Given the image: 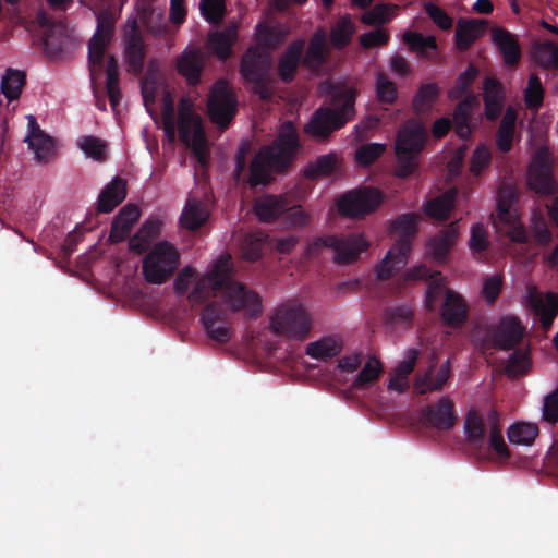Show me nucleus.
I'll use <instances>...</instances> for the list:
<instances>
[{
    "label": "nucleus",
    "instance_id": "f257e3e1",
    "mask_svg": "<svg viewBox=\"0 0 558 558\" xmlns=\"http://www.w3.org/2000/svg\"><path fill=\"white\" fill-rule=\"evenodd\" d=\"M301 142L292 121L283 122L274 142L260 148L250 165L247 183L255 187L270 182V172H281L290 167Z\"/></svg>",
    "mask_w": 558,
    "mask_h": 558
},
{
    "label": "nucleus",
    "instance_id": "f03ea898",
    "mask_svg": "<svg viewBox=\"0 0 558 558\" xmlns=\"http://www.w3.org/2000/svg\"><path fill=\"white\" fill-rule=\"evenodd\" d=\"M356 96V88L343 83L335 84L331 87L329 106H322L313 112L304 125V133L317 140H326L342 129L355 117Z\"/></svg>",
    "mask_w": 558,
    "mask_h": 558
},
{
    "label": "nucleus",
    "instance_id": "7ed1b4c3",
    "mask_svg": "<svg viewBox=\"0 0 558 558\" xmlns=\"http://www.w3.org/2000/svg\"><path fill=\"white\" fill-rule=\"evenodd\" d=\"M420 219V214L405 213L390 221L389 230L397 235V239L385 257L376 265L375 271L378 280H389L407 265L412 251V242L418 231Z\"/></svg>",
    "mask_w": 558,
    "mask_h": 558
},
{
    "label": "nucleus",
    "instance_id": "20e7f679",
    "mask_svg": "<svg viewBox=\"0 0 558 558\" xmlns=\"http://www.w3.org/2000/svg\"><path fill=\"white\" fill-rule=\"evenodd\" d=\"M426 141L427 131L420 121L409 119L400 126L395 142L397 177L408 178L417 169Z\"/></svg>",
    "mask_w": 558,
    "mask_h": 558
},
{
    "label": "nucleus",
    "instance_id": "39448f33",
    "mask_svg": "<svg viewBox=\"0 0 558 558\" xmlns=\"http://www.w3.org/2000/svg\"><path fill=\"white\" fill-rule=\"evenodd\" d=\"M369 243L361 233L318 236L310 242L305 248V258L317 257L324 248L333 251V262L338 265H350L360 258Z\"/></svg>",
    "mask_w": 558,
    "mask_h": 558
},
{
    "label": "nucleus",
    "instance_id": "423d86ee",
    "mask_svg": "<svg viewBox=\"0 0 558 558\" xmlns=\"http://www.w3.org/2000/svg\"><path fill=\"white\" fill-rule=\"evenodd\" d=\"M178 132L180 141L192 151L202 166L209 161V149L202 119L193 105L185 98L179 101L178 108Z\"/></svg>",
    "mask_w": 558,
    "mask_h": 558
},
{
    "label": "nucleus",
    "instance_id": "0eeeda50",
    "mask_svg": "<svg viewBox=\"0 0 558 558\" xmlns=\"http://www.w3.org/2000/svg\"><path fill=\"white\" fill-rule=\"evenodd\" d=\"M312 326L311 314L298 302H287L280 305L270 317L272 332L292 340L306 339Z\"/></svg>",
    "mask_w": 558,
    "mask_h": 558
},
{
    "label": "nucleus",
    "instance_id": "6e6552de",
    "mask_svg": "<svg viewBox=\"0 0 558 558\" xmlns=\"http://www.w3.org/2000/svg\"><path fill=\"white\" fill-rule=\"evenodd\" d=\"M180 264L178 248L168 241L157 242L144 256L142 274L151 284H162L170 279Z\"/></svg>",
    "mask_w": 558,
    "mask_h": 558
},
{
    "label": "nucleus",
    "instance_id": "1a4fd4ad",
    "mask_svg": "<svg viewBox=\"0 0 558 558\" xmlns=\"http://www.w3.org/2000/svg\"><path fill=\"white\" fill-rule=\"evenodd\" d=\"M478 98L474 94H469L454 107L452 119L442 117L437 119L432 126V134L435 138H442L448 134L452 125L457 136L461 140H469L473 126L471 119L473 111L478 107Z\"/></svg>",
    "mask_w": 558,
    "mask_h": 558
},
{
    "label": "nucleus",
    "instance_id": "9d476101",
    "mask_svg": "<svg viewBox=\"0 0 558 558\" xmlns=\"http://www.w3.org/2000/svg\"><path fill=\"white\" fill-rule=\"evenodd\" d=\"M238 112V98L225 78L211 86L207 99V113L210 121L220 129H226Z\"/></svg>",
    "mask_w": 558,
    "mask_h": 558
},
{
    "label": "nucleus",
    "instance_id": "9b49d317",
    "mask_svg": "<svg viewBox=\"0 0 558 558\" xmlns=\"http://www.w3.org/2000/svg\"><path fill=\"white\" fill-rule=\"evenodd\" d=\"M383 202L384 195L378 189L361 187L343 194L337 205L342 216L363 218L374 213Z\"/></svg>",
    "mask_w": 558,
    "mask_h": 558
},
{
    "label": "nucleus",
    "instance_id": "f8f14e48",
    "mask_svg": "<svg viewBox=\"0 0 558 558\" xmlns=\"http://www.w3.org/2000/svg\"><path fill=\"white\" fill-rule=\"evenodd\" d=\"M231 275L232 263L230 260L226 281L220 289L222 300L232 312L248 310L252 316H258L262 313L259 295L255 291L250 290L245 284L233 280Z\"/></svg>",
    "mask_w": 558,
    "mask_h": 558
},
{
    "label": "nucleus",
    "instance_id": "ddd939ff",
    "mask_svg": "<svg viewBox=\"0 0 558 558\" xmlns=\"http://www.w3.org/2000/svg\"><path fill=\"white\" fill-rule=\"evenodd\" d=\"M230 255H221L213 265V268L201 277L187 299L192 304H202L220 292L221 286L226 281L227 270L229 269Z\"/></svg>",
    "mask_w": 558,
    "mask_h": 558
},
{
    "label": "nucleus",
    "instance_id": "4468645a",
    "mask_svg": "<svg viewBox=\"0 0 558 558\" xmlns=\"http://www.w3.org/2000/svg\"><path fill=\"white\" fill-rule=\"evenodd\" d=\"M228 314L218 302L208 303L201 313V322L209 339L227 343L232 336L231 328L226 324Z\"/></svg>",
    "mask_w": 558,
    "mask_h": 558
},
{
    "label": "nucleus",
    "instance_id": "2eb2a0df",
    "mask_svg": "<svg viewBox=\"0 0 558 558\" xmlns=\"http://www.w3.org/2000/svg\"><path fill=\"white\" fill-rule=\"evenodd\" d=\"M124 57L130 72L138 75L144 70L146 45L136 20H132L123 34Z\"/></svg>",
    "mask_w": 558,
    "mask_h": 558
},
{
    "label": "nucleus",
    "instance_id": "dca6fc26",
    "mask_svg": "<svg viewBox=\"0 0 558 558\" xmlns=\"http://www.w3.org/2000/svg\"><path fill=\"white\" fill-rule=\"evenodd\" d=\"M524 332L525 327L517 316H504L492 330L493 345L504 351L512 350L521 342Z\"/></svg>",
    "mask_w": 558,
    "mask_h": 558
},
{
    "label": "nucleus",
    "instance_id": "f3484780",
    "mask_svg": "<svg viewBox=\"0 0 558 558\" xmlns=\"http://www.w3.org/2000/svg\"><path fill=\"white\" fill-rule=\"evenodd\" d=\"M440 317L445 326L452 329L461 328L469 317V305L464 298L454 290L446 289Z\"/></svg>",
    "mask_w": 558,
    "mask_h": 558
},
{
    "label": "nucleus",
    "instance_id": "a211bd4d",
    "mask_svg": "<svg viewBox=\"0 0 558 558\" xmlns=\"http://www.w3.org/2000/svg\"><path fill=\"white\" fill-rule=\"evenodd\" d=\"M422 421L425 425L440 430L452 428L457 422L453 402L448 397H442L438 402L426 405L422 410Z\"/></svg>",
    "mask_w": 558,
    "mask_h": 558
},
{
    "label": "nucleus",
    "instance_id": "6ab92c4d",
    "mask_svg": "<svg viewBox=\"0 0 558 558\" xmlns=\"http://www.w3.org/2000/svg\"><path fill=\"white\" fill-rule=\"evenodd\" d=\"M206 61V56L199 48L185 49L178 57L175 69L190 86H196L202 81Z\"/></svg>",
    "mask_w": 558,
    "mask_h": 558
},
{
    "label": "nucleus",
    "instance_id": "aec40b11",
    "mask_svg": "<svg viewBox=\"0 0 558 558\" xmlns=\"http://www.w3.org/2000/svg\"><path fill=\"white\" fill-rule=\"evenodd\" d=\"M304 46L303 39L293 40L279 57L277 74L282 83L290 84L296 77L299 65L303 63Z\"/></svg>",
    "mask_w": 558,
    "mask_h": 558
},
{
    "label": "nucleus",
    "instance_id": "412c9836",
    "mask_svg": "<svg viewBox=\"0 0 558 558\" xmlns=\"http://www.w3.org/2000/svg\"><path fill=\"white\" fill-rule=\"evenodd\" d=\"M492 40L506 65L514 66L520 62L522 57L521 47L512 33L502 27H495L492 31Z\"/></svg>",
    "mask_w": 558,
    "mask_h": 558
},
{
    "label": "nucleus",
    "instance_id": "4be33fe9",
    "mask_svg": "<svg viewBox=\"0 0 558 558\" xmlns=\"http://www.w3.org/2000/svg\"><path fill=\"white\" fill-rule=\"evenodd\" d=\"M458 235V221L450 222L428 241L427 254L437 262L445 260L456 244Z\"/></svg>",
    "mask_w": 558,
    "mask_h": 558
},
{
    "label": "nucleus",
    "instance_id": "5701e85b",
    "mask_svg": "<svg viewBox=\"0 0 558 558\" xmlns=\"http://www.w3.org/2000/svg\"><path fill=\"white\" fill-rule=\"evenodd\" d=\"M270 61L263 57L256 48H250L243 54L240 73L247 82L259 81L269 76Z\"/></svg>",
    "mask_w": 558,
    "mask_h": 558
},
{
    "label": "nucleus",
    "instance_id": "b1692460",
    "mask_svg": "<svg viewBox=\"0 0 558 558\" xmlns=\"http://www.w3.org/2000/svg\"><path fill=\"white\" fill-rule=\"evenodd\" d=\"M504 88L495 77L484 80V112L489 121L497 120L504 108Z\"/></svg>",
    "mask_w": 558,
    "mask_h": 558
},
{
    "label": "nucleus",
    "instance_id": "393cba45",
    "mask_svg": "<svg viewBox=\"0 0 558 558\" xmlns=\"http://www.w3.org/2000/svg\"><path fill=\"white\" fill-rule=\"evenodd\" d=\"M126 196V183L121 178H114L100 192L97 201V211L102 214L111 213L119 206Z\"/></svg>",
    "mask_w": 558,
    "mask_h": 558
},
{
    "label": "nucleus",
    "instance_id": "a878e982",
    "mask_svg": "<svg viewBox=\"0 0 558 558\" xmlns=\"http://www.w3.org/2000/svg\"><path fill=\"white\" fill-rule=\"evenodd\" d=\"M485 28L484 20H459L454 34L457 48L460 51L468 50L484 34Z\"/></svg>",
    "mask_w": 558,
    "mask_h": 558
},
{
    "label": "nucleus",
    "instance_id": "bb28decb",
    "mask_svg": "<svg viewBox=\"0 0 558 558\" xmlns=\"http://www.w3.org/2000/svg\"><path fill=\"white\" fill-rule=\"evenodd\" d=\"M342 349V339L339 336L331 335L310 342L306 345L305 353L312 359L327 361L339 355Z\"/></svg>",
    "mask_w": 558,
    "mask_h": 558
},
{
    "label": "nucleus",
    "instance_id": "cd10ccee",
    "mask_svg": "<svg viewBox=\"0 0 558 558\" xmlns=\"http://www.w3.org/2000/svg\"><path fill=\"white\" fill-rule=\"evenodd\" d=\"M529 184L532 190L541 194L547 195L555 192L551 168L546 160H538L530 167Z\"/></svg>",
    "mask_w": 558,
    "mask_h": 558
},
{
    "label": "nucleus",
    "instance_id": "c85d7f7f",
    "mask_svg": "<svg viewBox=\"0 0 558 558\" xmlns=\"http://www.w3.org/2000/svg\"><path fill=\"white\" fill-rule=\"evenodd\" d=\"M160 233V221L158 219H148L137 232L130 238L129 248L130 251L142 254L148 251L153 241L158 238Z\"/></svg>",
    "mask_w": 558,
    "mask_h": 558
},
{
    "label": "nucleus",
    "instance_id": "c756f323",
    "mask_svg": "<svg viewBox=\"0 0 558 558\" xmlns=\"http://www.w3.org/2000/svg\"><path fill=\"white\" fill-rule=\"evenodd\" d=\"M326 56V32L320 27L312 35L307 49L303 52V64L310 69H317L324 63Z\"/></svg>",
    "mask_w": 558,
    "mask_h": 558
},
{
    "label": "nucleus",
    "instance_id": "7c9ffc66",
    "mask_svg": "<svg viewBox=\"0 0 558 558\" xmlns=\"http://www.w3.org/2000/svg\"><path fill=\"white\" fill-rule=\"evenodd\" d=\"M238 38L236 26H228L209 35L208 44L213 52L220 59L227 60L232 53V46Z\"/></svg>",
    "mask_w": 558,
    "mask_h": 558
},
{
    "label": "nucleus",
    "instance_id": "2f4dec72",
    "mask_svg": "<svg viewBox=\"0 0 558 558\" xmlns=\"http://www.w3.org/2000/svg\"><path fill=\"white\" fill-rule=\"evenodd\" d=\"M464 433L469 445L481 453L484 447L486 430L484 420L476 410H471L466 413Z\"/></svg>",
    "mask_w": 558,
    "mask_h": 558
},
{
    "label": "nucleus",
    "instance_id": "473e14b6",
    "mask_svg": "<svg viewBox=\"0 0 558 558\" xmlns=\"http://www.w3.org/2000/svg\"><path fill=\"white\" fill-rule=\"evenodd\" d=\"M287 205L282 197L267 195L256 199L254 211L260 221L271 222L284 213Z\"/></svg>",
    "mask_w": 558,
    "mask_h": 558
},
{
    "label": "nucleus",
    "instance_id": "72a5a7b5",
    "mask_svg": "<svg viewBox=\"0 0 558 558\" xmlns=\"http://www.w3.org/2000/svg\"><path fill=\"white\" fill-rule=\"evenodd\" d=\"M356 32L355 24L350 14H344L338 19L330 29V44L336 50L344 49L352 40Z\"/></svg>",
    "mask_w": 558,
    "mask_h": 558
},
{
    "label": "nucleus",
    "instance_id": "f704fd0d",
    "mask_svg": "<svg viewBox=\"0 0 558 558\" xmlns=\"http://www.w3.org/2000/svg\"><path fill=\"white\" fill-rule=\"evenodd\" d=\"M517 118V111L512 107H509L498 126L496 144L498 149L505 154L509 153L512 147Z\"/></svg>",
    "mask_w": 558,
    "mask_h": 558
},
{
    "label": "nucleus",
    "instance_id": "c9c22d12",
    "mask_svg": "<svg viewBox=\"0 0 558 558\" xmlns=\"http://www.w3.org/2000/svg\"><path fill=\"white\" fill-rule=\"evenodd\" d=\"M25 84V73L20 70L9 68L2 76L0 89L9 101H13L20 98Z\"/></svg>",
    "mask_w": 558,
    "mask_h": 558
},
{
    "label": "nucleus",
    "instance_id": "e433bc0d",
    "mask_svg": "<svg viewBox=\"0 0 558 558\" xmlns=\"http://www.w3.org/2000/svg\"><path fill=\"white\" fill-rule=\"evenodd\" d=\"M205 220L206 211L202 203L196 198L187 199L180 218L181 225L189 230H196Z\"/></svg>",
    "mask_w": 558,
    "mask_h": 558
},
{
    "label": "nucleus",
    "instance_id": "4c0bfd02",
    "mask_svg": "<svg viewBox=\"0 0 558 558\" xmlns=\"http://www.w3.org/2000/svg\"><path fill=\"white\" fill-rule=\"evenodd\" d=\"M450 376L449 362L440 365L435 376L426 374L422 379L416 380L415 388L420 395L429 391H440Z\"/></svg>",
    "mask_w": 558,
    "mask_h": 558
},
{
    "label": "nucleus",
    "instance_id": "58836bf2",
    "mask_svg": "<svg viewBox=\"0 0 558 558\" xmlns=\"http://www.w3.org/2000/svg\"><path fill=\"white\" fill-rule=\"evenodd\" d=\"M338 158L333 153L322 155L315 161L308 163L304 174L308 179H317L333 173L337 169Z\"/></svg>",
    "mask_w": 558,
    "mask_h": 558
},
{
    "label": "nucleus",
    "instance_id": "ea45409f",
    "mask_svg": "<svg viewBox=\"0 0 558 558\" xmlns=\"http://www.w3.org/2000/svg\"><path fill=\"white\" fill-rule=\"evenodd\" d=\"M267 240L264 232H251L243 238L241 251L242 257L248 262L260 258Z\"/></svg>",
    "mask_w": 558,
    "mask_h": 558
},
{
    "label": "nucleus",
    "instance_id": "a19ab883",
    "mask_svg": "<svg viewBox=\"0 0 558 558\" xmlns=\"http://www.w3.org/2000/svg\"><path fill=\"white\" fill-rule=\"evenodd\" d=\"M533 58L544 69H558V46L550 40L537 44L533 49Z\"/></svg>",
    "mask_w": 558,
    "mask_h": 558
},
{
    "label": "nucleus",
    "instance_id": "79ce46f5",
    "mask_svg": "<svg viewBox=\"0 0 558 558\" xmlns=\"http://www.w3.org/2000/svg\"><path fill=\"white\" fill-rule=\"evenodd\" d=\"M453 195L446 193L432 201L424 206V213L430 218L437 220H446L453 207Z\"/></svg>",
    "mask_w": 558,
    "mask_h": 558
},
{
    "label": "nucleus",
    "instance_id": "37998d69",
    "mask_svg": "<svg viewBox=\"0 0 558 558\" xmlns=\"http://www.w3.org/2000/svg\"><path fill=\"white\" fill-rule=\"evenodd\" d=\"M509 441L514 445H531L538 435V427L531 423H515L508 429Z\"/></svg>",
    "mask_w": 558,
    "mask_h": 558
},
{
    "label": "nucleus",
    "instance_id": "c03bdc74",
    "mask_svg": "<svg viewBox=\"0 0 558 558\" xmlns=\"http://www.w3.org/2000/svg\"><path fill=\"white\" fill-rule=\"evenodd\" d=\"M27 143L39 162H47L52 158L54 154V140L50 135L43 133L28 140Z\"/></svg>",
    "mask_w": 558,
    "mask_h": 558
},
{
    "label": "nucleus",
    "instance_id": "a18cd8bd",
    "mask_svg": "<svg viewBox=\"0 0 558 558\" xmlns=\"http://www.w3.org/2000/svg\"><path fill=\"white\" fill-rule=\"evenodd\" d=\"M439 96V88L434 83L421 85L412 100V107L416 113L425 111Z\"/></svg>",
    "mask_w": 558,
    "mask_h": 558
},
{
    "label": "nucleus",
    "instance_id": "49530a36",
    "mask_svg": "<svg viewBox=\"0 0 558 558\" xmlns=\"http://www.w3.org/2000/svg\"><path fill=\"white\" fill-rule=\"evenodd\" d=\"M531 366L530 353L527 350L515 349L508 359L506 373L510 377H517L527 373Z\"/></svg>",
    "mask_w": 558,
    "mask_h": 558
},
{
    "label": "nucleus",
    "instance_id": "de8ad7c7",
    "mask_svg": "<svg viewBox=\"0 0 558 558\" xmlns=\"http://www.w3.org/2000/svg\"><path fill=\"white\" fill-rule=\"evenodd\" d=\"M286 33L278 26L262 25L257 26V39L259 44L269 50L276 49L284 40Z\"/></svg>",
    "mask_w": 558,
    "mask_h": 558
},
{
    "label": "nucleus",
    "instance_id": "09e8293b",
    "mask_svg": "<svg viewBox=\"0 0 558 558\" xmlns=\"http://www.w3.org/2000/svg\"><path fill=\"white\" fill-rule=\"evenodd\" d=\"M383 373V366L378 359L371 357L362 368V371L357 374L356 378L353 381V387L355 389H362L374 383L379 375Z\"/></svg>",
    "mask_w": 558,
    "mask_h": 558
},
{
    "label": "nucleus",
    "instance_id": "8fccbe9b",
    "mask_svg": "<svg viewBox=\"0 0 558 558\" xmlns=\"http://www.w3.org/2000/svg\"><path fill=\"white\" fill-rule=\"evenodd\" d=\"M478 69L474 64H469L466 70L456 80L454 86L449 90V97L451 99H459L466 94L478 76Z\"/></svg>",
    "mask_w": 558,
    "mask_h": 558
},
{
    "label": "nucleus",
    "instance_id": "3c124183",
    "mask_svg": "<svg viewBox=\"0 0 558 558\" xmlns=\"http://www.w3.org/2000/svg\"><path fill=\"white\" fill-rule=\"evenodd\" d=\"M399 9V5L391 3H379L366 11L362 16V23L366 25H380L390 21V13Z\"/></svg>",
    "mask_w": 558,
    "mask_h": 558
},
{
    "label": "nucleus",
    "instance_id": "603ef678",
    "mask_svg": "<svg viewBox=\"0 0 558 558\" xmlns=\"http://www.w3.org/2000/svg\"><path fill=\"white\" fill-rule=\"evenodd\" d=\"M77 145L87 157L97 161L106 159V144L100 138L92 135L82 136L77 141Z\"/></svg>",
    "mask_w": 558,
    "mask_h": 558
},
{
    "label": "nucleus",
    "instance_id": "864d4df0",
    "mask_svg": "<svg viewBox=\"0 0 558 558\" xmlns=\"http://www.w3.org/2000/svg\"><path fill=\"white\" fill-rule=\"evenodd\" d=\"M543 99L544 89L541 78L536 74H531L524 92L525 105L530 109H538L543 104Z\"/></svg>",
    "mask_w": 558,
    "mask_h": 558
},
{
    "label": "nucleus",
    "instance_id": "5fc2aeb1",
    "mask_svg": "<svg viewBox=\"0 0 558 558\" xmlns=\"http://www.w3.org/2000/svg\"><path fill=\"white\" fill-rule=\"evenodd\" d=\"M445 284V277L439 270H434V276L427 281V289L425 293V307L427 311L433 312L436 308V302L442 293Z\"/></svg>",
    "mask_w": 558,
    "mask_h": 558
},
{
    "label": "nucleus",
    "instance_id": "6e6d98bb",
    "mask_svg": "<svg viewBox=\"0 0 558 558\" xmlns=\"http://www.w3.org/2000/svg\"><path fill=\"white\" fill-rule=\"evenodd\" d=\"M96 20L97 27L94 36L111 40L117 21L116 13L111 9H104L97 13Z\"/></svg>",
    "mask_w": 558,
    "mask_h": 558
},
{
    "label": "nucleus",
    "instance_id": "4d7b16f0",
    "mask_svg": "<svg viewBox=\"0 0 558 558\" xmlns=\"http://www.w3.org/2000/svg\"><path fill=\"white\" fill-rule=\"evenodd\" d=\"M386 150V144L368 143L362 145L355 153L356 161L362 166H371L377 160Z\"/></svg>",
    "mask_w": 558,
    "mask_h": 558
},
{
    "label": "nucleus",
    "instance_id": "13d9d810",
    "mask_svg": "<svg viewBox=\"0 0 558 558\" xmlns=\"http://www.w3.org/2000/svg\"><path fill=\"white\" fill-rule=\"evenodd\" d=\"M376 95L380 102L388 105L393 104L398 97L396 84L383 73L376 78Z\"/></svg>",
    "mask_w": 558,
    "mask_h": 558
},
{
    "label": "nucleus",
    "instance_id": "bf43d9fd",
    "mask_svg": "<svg viewBox=\"0 0 558 558\" xmlns=\"http://www.w3.org/2000/svg\"><path fill=\"white\" fill-rule=\"evenodd\" d=\"M515 192L511 186L504 185L498 191L497 210L500 220L507 221L510 219V208L515 202Z\"/></svg>",
    "mask_w": 558,
    "mask_h": 558
},
{
    "label": "nucleus",
    "instance_id": "052dcab7",
    "mask_svg": "<svg viewBox=\"0 0 558 558\" xmlns=\"http://www.w3.org/2000/svg\"><path fill=\"white\" fill-rule=\"evenodd\" d=\"M201 11L205 19L213 23H219L226 13L223 0H201Z\"/></svg>",
    "mask_w": 558,
    "mask_h": 558
},
{
    "label": "nucleus",
    "instance_id": "680f3d73",
    "mask_svg": "<svg viewBox=\"0 0 558 558\" xmlns=\"http://www.w3.org/2000/svg\"><path fill=\"white\" fill-rule=\"evenodd\" d=\"M110 40L94 36L88 43V61L94 66H102L105 50Z\"/></svg>",
    "mask_w": 558,
    "mask_h": 558
},
{
    "label": "nucleus",
    "instance_id": "e2e57ef3",
    "mask_svg": "<svg viewBox=\"0 0 558 558\" xmlns=\"http://www.w3.org/2000/svg\"><path fill=\"white\" fill-rule=\"evenodd\" d=\"M492 160V154L485 145H480L473 151L471 158L470 170L474 175L482 173L486 169Z\"/></svg>",
    "mask_w": 558,
    "mask_h": 558
},
{
    "label": "nucleus",
    "instance_id": "0e129e2a",
    "mask_svg": "<svg viewBox=\"0 0 558 558\" xmlns=\"http://www.w3.org/2000/svg\"><path fill=\"white\" fill-rule=\"evenodd\" d=\"M542 417L549 424L558 423V388L544 398Z\"/></svg>",
    "mask_w": 558,
    "mask_h": 558
},
{
    "label": "nucleus",
    "instance_id": "69168bd1",
    "mask_svg": "<svg viewBox=\"0 0 558 558\" xmlns=\"http://www.w3.org/2000/svg\"><path fill=\"white\" fill-rule=\"evenodd\" d=\"M424 10L433 22L441 29H450L452 27V19L446 13V11L439 8L433 2H426Z\"/></svg>",
    "mask_w": 558,
    "mask_h": 558
},
{
    "label": "nucleus",
    "instance_id": "338daca9",
    "mask_svg": "<svg viewBox=\"0 0 558 558\" xmlns=\"http://www.w3.org/2000/svg\"><path fill=\"white\" fill-rule=\"evenodd\" d=\"M360 44L365 49L386 45L389 41V33L386 29L377 28L360 36Z\"/></svg>",
    "mask_w": 558,
    "mask_h": 558
},
{
    "label": "nucleus",
    "instance_id": "774afa93",
    "mask_svg": "<svg viewBox=\"0 0 558 558\" xmlns=\"http://www.w3.org/2000/svg\"><path fill=\"white\" fill-rule=\"evenodd\" d=\"M534 307L539 317L555 318L558 314V299L554 294H547L545 300L537 298Z\"/></svg>",
    "mask_w": 558,
    "mask_h": 558
}]
</instances>
